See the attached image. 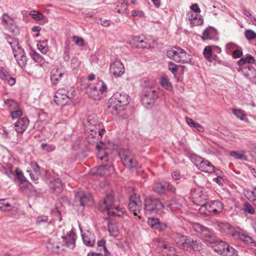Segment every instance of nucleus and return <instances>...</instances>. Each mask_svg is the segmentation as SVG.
<instances>
[{"instance_id":"f257e3e1","label":"nucleus","mask_w":256,"mask_h":256,"mask_svg":"<svg viewBox=\"0 0 256 256\" xmlns=\"http://www.w3.org/2000/svg\"><path fill=\"white\" fill-rule=\"evenodd\" d=\"M114 198L112 194L107 195L105 198L100 202L98 206L100 212H107L109 216L121 217L124 213V209L119 206H114Z\"/></svg>"},{"instance_id":"f03ea898","label":"nucleus","mask_w":256,"mask_h":256,"mask_svg":"<svg viewBox=\"0 0 256 256\" xmlns=\"http://www.w3.org/2000/svg\"><path fill=\"white\" fill-rule=\"evenodd\" d=\"M6 40L11 46L14 56L19 66L21 68L25 66L27 64L26 56L24 50L20 46L18 39L6 36Z\"/></svg>"},{"instance_id":"7ed1b4c3","label":"nucleus","mask_w":256,"mask_h":256,"mask_svg":"<svg viewBox=\"0 0 256 256\" xmlns=\"http://www.w3.org/2000/svg\"><path fill=\"white\" fill-rule=\"evenodd\" d=\"M166 54L168 58L177 62L188 63L192 58L190 54L179 47H174L168 50Z\"/></svg>"},{"instance_id":"20e7f679","label":"nucleus","mask_w":256,"mask_h":256,"mask_svg":"<svg viewBox=\"0 0 256 256\" xmlns=\"http://www.w3.org/2000/svg\"><path fill=\"white\" fill-rule=\"evenodd\" d=\"M224 204L220 200H212L199 209L200 212L206 216H213L222 212Z\"/></svg>"},{"instance_id":"39448f33","label":"nucleus","mask_w":256,"mask_h":256,"mask_svg":"<svg viewBox=\"0 0 256 256\" xmlns=\"http://www.w3.org/2000/svg\"><path fill=\"white\" fill-rule=\"evenodd\" d=\"M144 206L146 212L150 214H158L164 207V204L158 198L152 196L145 198Z\"/></svg>"},{"instance_id":"423d86ee","label":"nucleus","mask_w":256,"mask_h":256,"mask_svg":"<svg viewBox=\"0 0 256 256\" xmlns=\"http://www.w3.org/2000/svg\"><path fill=\"white\" fill-rule=\"evenodd\" d=\"M75 96V92H70L64 88H60L54 96V101L57 105L64 106Z\"/></svg>"},{"instance_id":"0eeeda50","label":"nucleus","mask_w":256,"mask_h":256,"mask_svg":"<svg viewBox=\"0 0 256 256\" xmlns=\"http://www.w3.org/2000/svg\"><path fill=\"white\" fill-rule=\"evenodd\" d=\"M92 203L91 196H87L82 192H75L74 205L76 207H81V210H84L85 206L90 205Z\"/></svg>"},{"instance_id":"6e6552de","label":"nucleus","mask_w":256,"mask_h":256,"mask_svg":"<svg viewBox=\"0 0 256 256\" xmlns=\"http://www.w3.org/2000/svg\"><path fill=\"white\" fill-rule=\"evenodd\" d=\"M106 89V86L102 81H100L96 86L88 88L87 93L94 100H99L102 98V94Z\"/></svg>"},{"instance_id":"1a4fd4ad","label":"nucleus","mask_w":256,"mask_h":256,"mask_svg":"<svg viewBox=\"0 0 256 256\" xmlns=\"http://www.w3.org/2000/svg\"><path fill=\"white\" fill-rule=\"evenodd\" d=\"M158 98V92L155 88H146L143 90L142 98L144 105H150L154 103Z\"/></svg>"},{"instance_id":"9d476101","label":"nucleus","mask_w":256,"mask_h":256,"mask_svg":"<svg viewBox=\"0 0 256 256\" xmlns=\"http://www.w3.org/2000/svg\"><path fill=\"white\" fill-rule=\"evenodd\" d=\"M120 157L124 165L128 168H134L137 165V162L134 156L128 150H121L119 153Z\"/></svg>"},{"instance_id":"9b49d317","label":"nucleus","mask_w":256,"mask_h":256,"mask_svg":"<svg viewBox=\"0 0 256 256\" xmlns=\"http://www.w3.org/2000/svg\"><path fill=\"white\" fill-rule=\"evenodd\" d=\"M191 196L194 200V202L200 206L206 205L208 203L206 202L208 200V194L200 188L194 190H192Z\"/></svg>"},{"instance_id":"f8f14e48","label":"nucleus","mask_w":256,"mask_h":256,"mask_svg":"<svg viewBox=\"0 0 256 256\" xmlns=\"http://www.w3.org/2000/svg\"><path fill=\"white\" fill-rule=\"evenodd\" d=\"M128 208L132 212L134 216H137L140 212L142 206V202L139 196L134 194L130 198V202L128 204Z\"/></svg>"},{"instance_id":"ddd939ff","label":"nucleus","mask_w":256,"mask_h":256,"mask_svg":"<svg viewBox=\"0 0 256 256\" xmlns=\"http://www.w3.org/2000/svg\"><path fill=\"white\" fill-rule=\"evenodd\" d=\"M4 26L11 32L16 34L19 32L18 26L14 23V20L7 14H4L1 17Z\"/></svg>"},{"instance_id":"4468645a","label":"nucleus","mask_w":256,"mask_h":256,"mask_svg":"<svg viewBox=\"0 0 256 256\" xmlns=\"http://www.w3.org/2000/svg\"><path fill=\"white\" fill-rule=\"evenodd\" d=\"M60 240V238L57 236H53L51 237L46 244L48 250L52 253L60 252L61 250Z\"/></svg>"},{"instance_id":"2eb2a0df","label":"nucleus","mask_w":256,"mask_h":256,"mask_svg":"<svg viewBox=\"0 0 256 256\" xmlns=\"http://www.w3.org/2000/svg\"><path fill=\"white\" fill-rule=\"evenodd\" d=\"M124 68L122 63L116 60L110 65V72L116 77H119L124 74Z\"/></svg>"},{"instance_id":"dca6fc26","label":"nucleus","mask_w":256,"mask_h":256,"mask_svg":"<svg viewBox=\"0 0 256 256\" xmlns=\"http://www.w3.org/2000/svg\"><path fill=\"white\" fill-rule=\"evenodd\" d=\"M111 98L123 108L130 102L129 96L124 93L116 92Z\"/></svg>"},{"instance_id":"f3484780","label":"nucleus","mask_w":256,"mask_h":256,"mask_svg":"<svg viewBox=\"0 0 256 256\" xmlns=\"http://www.w3.org/2000/svg\"><path fill=\"white\" fill-rule=\"evenodd\" d=\"M64 70L62 68L53 69L51 71L50 80L53 84H57L65 76Z\"/></svg>"},{"instance_id":"a211bd4d","label":"nucleus","mask_w":256,"mask_h":256,"mask_svg":"<svg viewBox=\"0 0 256 256\" xmlns=\"http://www.w3.org/2000/svg\"><path fill=\"white\" fill-rule=\"evenodd\" d=\"M114 170V167L112 165L102 164L96 168V172H92L100 176H104L108 175Z\"/></svg>"},{"instance_id":"6ab92c4d","label":"nucleus","mask_w":256,"mask_h":256,"mask_svg":"<svg viewBox=\"0 0 256 256\" xmlns=\"http://www.w3.org/2000/svg\"><path fill=\"white\" fill-rule=\"evenodd\" d=\"M29 124V120L26 118H20L14 124L16 130L18 133H23Z\"/></svg>"},{"instance_id":"aec40b11","label":"nucleus","mask_w":256,"mask_h":256,"mask_svg":"<svg viewBox=\"0 0 256 256\" xmlns=\"http://www.w3.org/2000/svg\"><path fill=\"white\" fill-rule=\"evenodd\" d=\"M148 224L152 228L156 229L160 231H164L167 228L166 224L161 222L158 218H149Z\"/></svg>"},{"instance_id":"412c9836","label":"nucleus","mask_w":256,"mask_h":256,"mask_svg":"<svg viewBox=\"0 0 256 256\" xmlns=\"http://www.w3.org/2000/svg\"><path fill=\"white\" fill-rule=\"evenodd\" d=\"M84 244L87 246H92L95 244V236L89 231L82 234Z\"/></svg>"},{"instance_id":"4be33fe9","label":"nucleus","mask_w":256,"mask_h":256,"mask_svg":"<svg viewBox=\"0 0 256 256\" xmlns=\"http://www.w3.org/2000/svg\"><path fill=\"white\" fill-rule=\"evenodd\" d=\"M123 108L118 104L116 101L110 98L108 103V111L112 114H117L122 110Z\"/></svg>"},{"instance_id":"5701e85b","label":"nucleus","mask_w":256,"mask_h":256,"mask_svg":"<svg viewBox=\"0 0 256 256\" xmlns=\"http://www.w3.org/2000/svg\"><path fill=\"white\" fill-rule=\"evenodd\" d=\"M191 238L185 236H180L176 238V242L178 247L182 249L188 248Z\"/></svg>"},{"instance_id":"b1692460","label":"nucleus","mask_w":256,"mask_h":256,"mask_svg":"<svg viewBox=\"0 0 256 256\" xmlns=\"http://www.w3.org/2000/svg\"><path fill=\"white\" fill-rule=\"evenodd\" d=\"M198 168L202 172L208 173H212L215 170L214 166L209 161L204 158Z\"/></svg>"},{"instance_id":"393cba45","label":"nucleus","mask_w":256,"mask_h":256,"mask_svg":"<svg viewBox=\"0 0 256 256\" xmlns=\"http://www.w3.org/2000/svg\"><path fill=\"white\" fill-rule=\"evenodd\" d=\"M238 72H240L246 78L250 80L252 78L254 74H256L255 68L249 65L242 67Z\"/></svg>"},{"instance_id":"a878e982","label":"nucleus","mask_w":256,"mask_h":256,"mask_svg":"<svg viewBox=\"0 0 256 256\" xmlns=\"http://www.w3.org/2000/svg\"><path fill=\"white\" fill-rule=\"evenodd\" d=\"M226 244H227L224 242L216 240L215 242L213 243L212 245H211V247L214 252L223 256Z\"/></svg>"},{"instance_id":"bb28decb","label":"nucleus","mask_w":256,"mask_h":256,"mask_svg":"<svg viewBox=\"0 0 256 256\" xmlns=\"http://www.w3.org/2000/svg\"><path fill=\"white\" fill-rule=\"evenodd\" d=\"M49 186L51 190L56 192H60L63 188L62 180L58 178L50 181Z\"/></svg>"},{"instance_id":"cd10ccee","label":"nucleus","mask_w":256,"mask_h":256,"mask_svg":"<svg viewBox=\"0 0 256 256\" xmlns=\"http://www.w3.org/2000/svg\"><path fill=\"white\" fill-rule=\"evenodd\" d=\"M64 244L70 248H74L75 246V239L73 234H68L62 236Z\"/></svg>"},{"instance_id":"c85d7f7f","label":"nucleus","mask_w":256,"mask_h":256,"mask_svg":"<svg viewBox=\"0 0 256 256\" xmlns=\"http://www.w3.org/2000/svg\"><path fill=\"white\" fill-rule=\"evenodd\" d=\"M88 126L91 131H94V127L97 125L98 120L96 115L89 116L87 118Z\"/></svg>"},{"instance_id":"c756f323","label":"nucleus","mask_w":256,"mask_h":256,"mask_svg":"<svg viewBox=\"0 0 256 256\" xmlns=\"http://www.w3.org/2000/svg\"><path fill=\"white\" fill-rule=\"evenodd\" d=\"M166 206L172 212H174L180 208L182 205L176 200H172L166 203Z\"/></svg>"},{"instance_id":"7c9ffc66","label":"nucleus","mask_w":256,"mask_h":256,"mask_svg":"<svg viewBox=\"0 0 256 256\" xmlns=\"http://www.w3.org/2000/svg\"><path fill=\"white\" fill-rule=\"evenodd\" d=\"M29 14L32 18L37 20H44L46 22H48V18L38 11L32 10L30 12Z\"/></svg>"},{"instance_id":"2f4dec72","label":"nucleus","mask_w":256,"mask_h":256,"mask_svg":"<svg viewBox=\"0 0 256 256\" xmlns=\"http://www.w3.org/2000/svg\"><path fill=\"white\" fill-rule=\"evenodd\" d=\"M230 155L236 160H247V156L244 152L232 151L230 152Z\"/></svg>"},{"instance_id":"473e14b6","label":"nucleus","mask_w":256,"mask_h":256,"mask_svg":"<svg viewBox=\"0 0 256 256\" xmlns=\"http://www.w3.org/2000/svg\"><path fill=\"white\" fill-rule=\"evenodd\" d=\"M166 182L162 184L160 182L156 183L153 186V190L158 194H162L166 190Z\"/></svg>"},{"instance_id":"72a5a7b5","label":"nucleus","mask_w":256,"mask_h":256,"mask_svg":"<svg viewBox=\"0 0 256 256\" xmlns=\"http://www.w3.org/2000/svg\"><path fill=\"white\" fill-rule=\"evenodd\" d=\"M132 40L136 47L140 48H145L146 46V43L140 36H134L132 38Z\"/></svg>"},{"instance_id":"f704fd0d","label":"nucleus","mask_w":256,"mask_h":256,"mask_svg":"<svg viewBox=\"0 0 256 256\" xmlns=\"http://www.w3.org/2000/svg\"><path fill=\"white\" fill-rule=\"evenodd\" d=\"M160 84L163 88L168 90H172V85L170 82L168 78L166 76L162 77L160 80Z\"/></svg>"},{"instance_id":"c9c22d12","label":"nucleus","mask_w":256,"mask_h":256,"mask_svg":"<svg viewBox=\"0 0 256 256\" xmlns=\"http://www.w3.org/2000/svg\"><path fill=\"white\" fill-rule=\"evenodd\" d=\"M237 251L232 246L226 244L223 256H237Z\"/></svg>"},{"instance_id":"e433bc0d","label":"nucleus","mask_w":256,"mask_h":256,"mask_svg":"<svg viewBox=\"0 0 256 256\" xmlns=\"http://www.w3.org/2000/svg\"><path fill=\"white\" fill-rule=\"evenodd\" d=\"M239 238L246 243L250 244L252 246H256V242L252 240V238L244 234H240L239 235Z\"/></svg>"},{"instance_id":"4c0bfd02","label":"nucleus","mask_w":256,"mask_h":256,"mask_svg":"<svg viewBox=\"0 0 256 256\" xmlns=\"http://www.w3.org/2000/svg\"><path fill=\"white\" fill-rule=\"evenodd\" d=\"M32 58L35 62L39 63L44 61V58L38 53L35 51H32L30 54Z\"/></svg>"},{"instance_id":"58836bf2","label":"nucleus","mask_w":256,"mask_h":256,"mask_svg":"<svg viewBox=\"0 0 256 256\" xmlns=\"http://www.w3.org/2000/svg\"><path fill=\"white\" fill-rule=\"evenodd\" d=\"M4 104L8 107L10 110H16L18 107V103L12 99H7L4 100Z\"/></svg>"},{"instance_id":"ea45409f","label":"nucleus","mask_w":256,"mask_h":256,"mask_svg":"<svg viewBox=\"0 0 256 256\" xmlns=\"http://www.w3.org/2000/svg\"><path fill=\"white\" fill-rule=\"evenodd\" d=\"M118 12L124 13L127 9V3L124 0L119 2L117 6Z\"/></svg>"},{"instance_id":"a19ab883","label":"nucleus","mask_w":256,"mask_h":256,"mask_svg":"<svg viewBox=\"0 0 256 256\" xmlns=\"http://www.w3.org/2000/svg\"><path fill=\"white\" fill-rule=\"evenodd\" d=\"M190 245L188 246V248H191L194 250L200 251L201 249V246L200 244L196 240H195L192 238L190 239Z\"/></svg>"},{"instance_id":"79ce46f5","label":"nucleus","mask_w":256,"mask_h":256,"mask_svg":"<svg viewBox=\"0 0 256 256\" xmlns=\"http://www.w3.org/2000/svg\"><path fill=\"white\" fill-rule=\"evenodd\" d=\"M108 230L110 235L114 236H116L118 234V228L112 224H108Z\"/></svg>"},{"instance_id":"37998d69","label":"nucleus","mask_w":256,"mask_h":256,"mask_svg":"<svg viewBox=\"0 0 256 256\" xmlns=\"http://www.w3.org/2000/svg\"><path fill=\"white\" fill-rule=\"evenodd\" d=\"M47 40H44L42 43L38 44V50L44 54H46L48 51V48L46 46Z\"/></svg>"},{"instance_id":"c03bdc74","label":"nucleus","mask_w":256,"mask_h":256,"mask_svg":"<svg viewBox=\"0 0 256 256\" xmlns=\"http://www.w3.org/2000/svg\"><path fill=\"white\" fill-rule=\"evenodd\" d=\"M244 210L245 212H246L250 214H254L255 210L252 206L250 203L246 202L244 204Z\"/></svg>"},{"instance_id":"a18cd8bd","label":"nucleus","mask_w":256,"mask_h":256,"mask_svg":"<svg viewBox=\"0 0 256 256\" xmlns=\"http://www.w3.org/2000/svg\"><path fill=\"white\" fill-rule=\"evenodd\" d=\"M232 113L238 118L240 120H244L245 114L244 111L240 109H234L232 110Z\"/></svg>"},{"instance_id":"49530a36","label":"nucleus","mask_w":256,"mask_h":256,"mask_svg":"<svg viewBox=\"0 0 256 256\" xmlns=\"http://www.w3.org/2000/svg\"><path fill=\"white\" fill-rule=\"evenodd\" d=\"M168 70L174 75V77L177 76L178 66L172 62H169L168 63Z\"/></svg>"},{"instance_id":"de8ad7c7","label":"nucleus","mask_w":256,"mask_h":256,"mask_svg":"<svg viewBox=\"0 0 256 256\" xmlns=\"http://www.w3.org/2000/svg\"><path fill=\"white\" fill-rule=\"evenodd\" d=\"M41 148L48 152H51L56 149L54 146L52 144H47L42 143L40 145Z\"/></svg>"},{"instance_id":"09e8293b","label":"nucleus","mask_w":256,"mask_h":256,"mask_svg":"<svg viewBox=\"0 0 256 256\" xmlns=\"http://www.w3.org/2000/svg\"><path fill=\"white\" fill-rule=\"evenodd\" d=\"M15 172L16 176L18 180H20L21 182H25L26 180V178L24 176L22 171L20 169L16 168Z\"/></svg>"},{"instance_id":"8fccbe9b","label":"nucleus","mask_w":256,"mask_h":256,"mask_svg":"<svg viewBox=\"0 0 256 256\" xmlns=\"http://www.w3.org/2000/svg\"><path fill=\"white\" fill-rule=\"evenodd\" d=\"M244 34L248 40H252L256 38V33L250 30H246Z\"/></svg>"},{"instance_id":"3c124183","label":"nucleus","mask_w":256,"mask_h":256,"mask_svg":"<svg viewBox=\"0 0 256 256\" xmlns=\"http://www.w3.org/2000/svg\"><path fill=\"white\" fill-rule=\"evenodd\" d=\"M203 158L196 156V155H192L191 156V160L192 162L194 164L196 167H198L200 164Z\"/></svg>"},{"instance_id":"603ef678","label":"nucleus","mask_w":256,"mask_h":256,"mask_svg":"<svg viewBox=\"0 0 256 256\" xmlns=\"http://www.w3.org/2000/svg\"><path fill=\"white\" fill-rule=\"evenodd\" d=\"M203 54L204 58L208 60L212 56V50L210 46H206L204 50Z\"/></svg>"},{"instance_id":"864d4df0","label":"nucleus","mask_w":256,"mask_h":256,"mask_svg":"<svg viewBox=\"0 0 256 256\" xmlns=\"http://www.w3.org/2000/svg\"><path fill=\"white\" fill-rule=\"evenodd\" d=\"M10 77V74L4 68H0V78L2 80L8 79Z\"/></svg>"},{"instance_id":"5fc2aeb1","label":"nucleus","mask_w":256,"mask_h":256,"mask_svg":"<svg viewBox=\"0 0 256 256\" xmlns=\"http://www.w3.org/2000/svg\"><path fill=\"white\" fill-rule=\"evenodd\" d=\"M80 64V62L76 58H73L70 61V66L73 69L78 68Z\"/></svg>"},{"instance_id":"6e6d98bb","label":"nucleus","mask_w":256,"mask_h":256,"mask_svg":"<svg viewBox=\"0 0 256 256\" xmlns=\"http://www.w3.org/2000/svg\"><path fill=\"white\" fill-rule=\"evenodd\" d=\"M98 158L101 160L106 162L108 160V156L104 150H100L97 154Z\"/></svg>"},{"instance_id":"4d7b16f0","label":"nucleus","mask_w":256,"mask_h":256,"mask_svg":"<svg viewBox=\"0 0 256 256\" xmlns=\"http://www.w3.org/2000/svg\"><path fill=\"white\" fill-rule=\"evenodd\" d=\"M30 166L36 175H40V167L36 162H31Z\"/></svg>"},{"instance_id":"13d9d810","label":"nucleus","mask_w":256,"mask_h":256,"mask_svg":"<svg viewBox=\"0 0 256 256\" xmlns=\"http://www.w3.org/2000/svg\"><path fill=\"white\" fill-rule=\"evenodd\" d=\"M194 228L195 230L197 232H208V228L198 223H196L194 224Z\"/></svg>"},{"instance_id":"bf43d9fd","label":"nucleus","mask_w":256,"mask_h":256,"mask_svg":"<svg viewBox=\"0 0 256 256\" xmlns=\"http://www.w3.org/2000/svg\"><path fill=\"white\" fill-rule=\"evenodd\" d=\"M210 28H208L204 31L202 36L203 40H207L212 39V36L210 34Z\"/></svg>"},{"instance_id":"052dcab7","label":"nucleus","mask_w":256,"mask_h":256,"mask_svg":"<svg viewBox=\"0 0 256 256\" xmlns=\"http://www.w3.org/2000/svg\"><path fill=\"white\" fill-rule=\"evenodd\" d=\"M72 40L76 45L78 46H82L84 45V40L82 38L77 36H74Z\"/></svg>"},{"instance_id":"680f3d73","label":"nucleus","mask_w":256,"mask_h":256,"mask_svg":"<svg viewBox=\"0 0 256 256\" xmlns=\"http://www.w3.org/2000/svg\"><path fill=\"white\" fill-rule=\"evenodd\" d=\"M203 22V20L200 16H196V18L192 21V24L191 26L200 25Z\"/></svg>"},{"instance_id":"e2e57ef3","label":"nucleus","mask_w":256,"mask_h":256,"mask_svg":"<svg viewBox=\"0 0 256 256\" xmlns=\"http://www.w3.org/2000/svg\"><path fill=\"white\" fill-rule=\"evenodd\" d=\"M166 190L170 192L175 194L176 192V188L169 182H166Z\"/></svg>"},{"instance_id":"0e129e2a","label":"nucleus","mask_w":256,"mask_h":256,"mask_svg":"<svg viewBox=\"0 0 256 256\" xmlns=\"http://www.w3.org/2000/svg\"><path fill=\"white\" fill-rule=\"evenodd\" d=\"M22 113L20 110H15L12 111L10 113L11 116L12 118H16L22 115Z\"/></svg>"},{"instance_id":"69168bd1","label":"nucleus","mask_w":256,"mask_h":256,"mask_svg":"<svg viewBox=\"0 0 256 256\" xmlns=\"http://www.w3.org/2000/svg\"><path fill=\"white\" fill-rule=\"evenodd\" d=\"M48 216H42L38 217L36 219V223L38 224H40L43 222H48Z\"/></svg>"},{"instance_id":"338daca9","label":"nucleus","mask_w":256,"mask_h":256,"mask_svg":"<svg viewBox=\"0 0 256 256\" xmlns=\"http://www.w3.org/2000/svg\"><path fill=\"white\" fill-rule=\"evenodd\" d=\"M186 121L189 126L194 128H195L196 124H197L198 123L197 122H194L191 118H186Z\"/></svg>"},{"instance_id":"774afa93","label":"nucleus","mask_w":256,"mask_h":256,"mask_svg":"<svg viewBox=\"0 0 256 256\" xmlns=\"http://www.w3.org/2000/svg\"><path fill=\"white\" fill-rule=\"evenodd\" d=\"M196 16V14L194 15L192 12L188 14L186 16L190 21L191 26L192 24V21H194Z\"/></svg>"}]
</instances>
